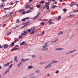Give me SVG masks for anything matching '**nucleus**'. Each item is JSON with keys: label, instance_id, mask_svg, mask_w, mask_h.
Instances as JSON below:
<instances>
[{"label": "nucleus", "instance_id": "4be33fe9", "mask_svg": "<svg viewBox=\"0 0 78 78\" xmlns=\"http://www.w3.org/2000/svg\"><path fill=\"white\" fill-rule=\"evenodd\" d=\"M48 50V48H44L43 49H42V50Z\"/></svg>", "mask_w": 78, "mask_h": 78}, {"label": "nucleus", "instance_id": "58836bf2", "mask_svg": "<svg viewBox=\"0 0 78 78\" xmlns=\"http://www.w3.org/2000/svg\"><path fill=\"white\" fill-rule=\"evenodd\" d=\"M77 12H78V10H76L75 11H74V13Z\"/></svg>", "mask_w": 78, "mask_h": 78}, {"label": "nucleus", "instance_id": "7ed1b4c3", "mask_svg": "<svg viewBox=\"0 0 78 78\" xmlns=\"http://www.w3.org/2000/svg\"><path fill=\"white\" fill-rule=\"evenodd\" d=\"M51 64L52 63H50L46 67H45V69H47V68H48V67H50L51 66Z\"/></svg>", "mask_w": 78, "mask_h": 78}, {"label": "nucleus", "instance_id": "f257e3e1", "mask_svg": "<svg viewBox=\"0 0 78 78\" xmlns=\"http://www.w3.org/2000/svg\"><path fill=\"white\" fill-rule=\"evenodd\" d=\"M46 5H45V7L46 8H47V9H49V5H50V2H45Z\"/></svg>", "mask_w": 78, "mask_h": 78}, {"label": "nucleus", "instance_id": "72a5a7b5", "mask_svg": "<svg viewBox=\"0 0 78 78\" xmlns=\"http://www.w3.org/2000/svg\"><path fill=\"white\" fill-rule=\"evenodd\" d=\"M26 8L27 9V8H29V6H28V5H27L26 7Z\"/></svg>", "mask_w": 78, "mask_h": 78}, {"label": "nucleus", "instance_id": "09e8293b", "mask_svg": "<svg viewBox=\"0 0 78 78\" xmlns=\"http://www.w3.org/2000/svg\"><path fill=\"white\" fill-rule=\"evenodd\" d=\"M39 14H40V13H38L37 15L36 16H37L38 17V16H39Z\"/></svg>", "mask_w": 78, "mask_h": 78}, {"label": "nucleus", "instance_id": "ea45409f", "mask_svg": "<svg viewBox=\"0 0 78 78\" xmlns=\"http://www.w3.org/2000/svg\"><path fill=\"white\" fill-rule=\"evenodd\" d=\"M25 13V11H24L22 12V14H24Z\"/></svg>", "mask_w": 78, "mask_h": 78}, {"label": "nucleus", "instance_id": "69168bd1", "mask_svg": "<svg viewBox=\"0 0 78 78\" xmlns=\"http://www.w3.org/2000/svg\"><path fill=\"white\" fill-rule=\"evenodd\" d=\"M26 27V26H25V25H24L22 27V28H24V27Z\"/></svg>", "mask_w": 78, "mask_h": 78}, {"label": "nucleus", "instance_id": "4c0bfd02", "mask_svg": "<svg viewBox=\"0 0 78 78\" xmlns=\"http://www.w3.org/2000/svg\"><path fill=\"white\" fill-rule=\"evenodd\" d=\"M47 46H48V45L44 46H43V48H46L47 47Z\"/></svg>", "mask_w": 78, "mask_h": 78}, {"label": "nucleus", "instance_id": "bf43d9fd", "mask_svg": "<svg viewBox=\"0 0 78 78\" xmlns=\"http://www.w3.org/2000/svg\"><path fill=\"white\" fill-rule=\"evenodd\" d=\"M41 20H42V19H41V18H40V19H38V20H39V21H41Z\"/></svg>", "mask_w": 78, "mask_h": 78}, {"label": "nucleus", "instance_id": "473e14b6", "mask_svg": "<svg viewBox=\"0 0 78 78\" xmlns=\"http://www.w3.org/2000/svg\"><path fill=\"white\" fill-rule=\"evenodd\" d=\"M58 62V61H53L52 62V64H53V63H56V62Z\"/></svg>", "mask_w": 78, "mask_h": 78}, {"label": "nucleus", "instance_id": "0e129e2a", "mask_svg": "<svg viewBox=\"0 0 78 78\" xmlns=\"http://www.w3.org/2000/svg\"><path fill=\"white\" fill-rule=\"evenodd\" d=\"M10 14H14V13L11 12V13H10Z\"/></svg>", "mask_w": 78, "mask_h": 78}, {"label": "nucleus", "instance_id": "3c124183", "mask_svg": "<svg viewBox=\"0 0 78 78\" xmlns=\"http://www.w3.org/2000/svg\"><path fill=\"white\" fill-rule=\"evenodd\" d=\"M17 47H19V46L16 45L15 46V48H17Z\"/></svg>", "mask_w": 78, "mask_h": 78}, {"label": "nucleus", "instance_id": "e433bc0d", "mask_svg": "<svg viewBox=\"0 0 78 78\" xmlns=\"http://www.w3.org/2000/svg\"><path fill=\"white\" fill-rule=\"evenodd\" d=\"M26 20V18H23L22 19V21H25Z\"/></svg>", "mask_w": 78, "mask_h": 78}, {"label": "nucleus", "instance_id": "5701e85b", "mask_svg": "<svg viewBox=\"0 0 78 78\" xmlns=\"http://www.w3.org/2000/svg\"><path fill=\"white\" fill-rule=\"evenodd\" d=\"M63 11H64V12H67V9H63Z\"/></svg>", "mask_w": 78, "mask_h": 78}, {"label": "nucleus", "instance_id": "a878e982", "mask_svg": "<svg viewBox=\"0 0 78 78\" xmlns=\"http://www.w3.org/2000/svg\"><path fill=\"white\" fill-rule=\"evenodd\" d=\"M13 2H12L9 3L10 5H11V6H12V5H13Z\"/></svg>", "mask_w": 78, "mask_h": 78}, {"label": "nucleus", "instance_id": "4468645a", "mask_svg": "<svg viewBox=\"0 0 78 78\" xmlns=\"http://www.w3.org/2000/svg\"><path fill=\"white\" fill-rule=\"evenodd\" d=\"M26 43V42L25 41H23L22 43H21L20 44V45H23V44H25Z\"/></svg>", "mask_w": 78, "mask_h": 78}, {"label": "nucleus", "instance_id": "c756f323", "mask_svg": "<svg viewBox=\"0 0 78 78\" xmlns=\"http://www.w3.org/2000/svg\"><path fill=\"white\" fill-rule=\"evenodd\" d=\"M21 61H23V62H25V59L24 60V58H23L21 60Z\"/></svg>", "mask_w": 78, "mask_h": 78}, {"label": "nucleus", "instance_id": "2f4dec72", "mask_svg": "<svg viewBox=\"0 0 78 78\" xmlns=\"http://www.w3.org/2000/svg\"><path fill=\"white\" fill-rule=\"evenodd\" d=\"M31 29H28L27 31H28V32H31Z\"/></svg>", "mask_w": 78, "mask_h": 78}, {"label": "nucleus", "instance_id": "9b49d317", "mask_svg": "<svg viewBox=\"0 0 78 78\" xmlns=\"http://www.w3.org/2000/svg\"><path fill=\"white\" fill-rule=\"evenodd\" d=\"M19 49V48H13L12 49L11 51H14V50H18Z\"/></svg>", "mask_w": 78, "mask_h": 78}, {"label": "nucleus", "instance_id": "412c9836", "mask_svg": "<svg viewBox=\"0 0 78 78\" xmlns=\"http://www.w3.org/2000/svg\"><path fill=\"white\" fill-rule=\"evenodd\" d=\"M0 8H3V5L2 3H1V5H0Z\"/></svg>", "mask_w": 78, "mask_h": 78}, {"label": "nucleus", "instance_id": "052dcab7", "mask_svg": "<svg viewBox=\"0 0 78 78\" xmlns=\"http://www.w3.org/2000/svg\"><path fill=\"white\" fill-rule=\"evenodd\" d=\"M22 36H20V37H19L20 39H21V38H22Z\"/></svg>", "mask_w": 78, "mask_h": 78}, {"label": "nucleus", "instance_id": "13d9d810", "mask_svg": "<svg viewBox=\"0 0 78 78\" xmlns=\"http://www.w3.org/2000/svg\"><path fill=\"white\" fill-rule=\"evenodd\" d=\"M76 51V50H75V49H74V50L72 51H73V52H74V51Z\"/></svg>", "mask_w": 78, "mask_h": 78}, {"label": "nucleus", "instance_id": "a18cd8bd", "mask_svg": "<svg viewBox=\"0 0 78 78\" xmlns=\"http://www.w3.org/2000/svg\"><path fill=\"white\" fill-rule=\"evenodd\" d=\"M20 64H21V63H19L18 64V67H20Z\"/></svg>", "mask_w": 78, "mask_h": 78}, {"label": "nucleus", "instance_id": "423d86ee", "mask_svg": "<svg viewBox=\"0 0 78 78\" xmlns=\"http://www.w3.org/2000/svg\"><path fill=\"white\" fill-rule=\"evenodd\" d=\"M76 4V2H75L73 4H70V7H72V6H74V5H75V4Z\"/></svg>", "mask_w": 78, "mask_h": 78}, {"label": "nucleus", "instance_id": "2eb2a0df", "mask_svg": "<svg viewBox=\"0 0 78 78\" xmlns=\"http://www.w3.org/2000/svg\"><path fill=\"white\" fill-rule=\"evenodd\" d=\"M11 8V7H9V8H4L3 9L4 10H7V9H10Z\"/></svg>", "mask_w": 78, "mask_h": 78}, {"label": "nucleus", "instance_id": "8fccbe9b", "mask_svg": "<svg viewBox=\"0 0 78 78\" xmlns=\"http://www.w3.org/2000/svg\"><path fill=\"white\" fill-rule=\"evenodd\" d=\"M56 73L58 74L59 73V71L57 70L56 72H55Z\"/></svg>", "mask_w": 78, "mask_h": 78}, {"label": "nucleus", "instance_id": "a19ab883", "mask_svg": "<svg viewBox=\"0 0 78 78\" xmlns=\"http://www.w3.org/2000/svg\"><path fill=\"white\" fill-rule=\"evenodd\" d=\"M19 22H20L19 20V19L17 20H16V23H18Z\"/></svg>", "mask_w": 78, "mask_h": 78}, {"label": "nucleus", "instance_id": "de8ad7c7", "mask_svg": "<svg viewBox=\"0 0 78 78\" xmlns=\"http://www.w3.org/2000/svg\"><path fill=\"white\" fill-rule=\"evenodd\" d=\"M51 22V20H50L48 21V23H50V22Z\"/></svg>", "mask_w": 78, "mask_h": 78}, {"label": "nucleus", "instance_id": "c03bdc74", "mask_svg": "<svg viewBox=\"0 0 78 78\" xmlns=\"http://www.w3.org/2000/svg\"><path fill=\"white\" fill-rule=\"evenodd\" d=\"M41 33H42V34H44V33H45V31H43Z\"/></svg>", "mask_w": 78, "mask_h": 78}, {"label": "nucleus", "instance_id": "b1692460", "mask_svg": "<svg viewBox=\"0 0 78 78\" xmlns=\"http://www.w3.org/2000/svg\"><path fill=\"white\" fill-rule=\"evenodd\" d=\"M53 23H54V24H55V23H54L53 22H51L49 23V25H51L52 24H53Z\"/></svg>", "mask_w": 78, "mask_h": 78}, {"label": "nucleus", "instance_id": "a211bd4d", "mask_svg": "<svg viewBox=\"0 0 78 78\" xmlns=\"http://www.w3.org/2000/svg\"><path fill=\"white\" fill-rule=\"evenodd\" d=\"M25 10V9H23L22 10H21L19 11V12H22V11H23Z\"/></svg>", "mask_w": 78, "mask_h": 78}, {"label": "nucleus", "instance_id": "f3484780", "mask_svg": "<svg viewBox=\"0 0 78 78\" xmlns=\"http://www.w3.org/2000/svg\"><path fill=\"white\" fill-rule=\"evenodd\" d=\"M33 31H32L30 33L31 34H34V33L36 32V31L35 30H33Z\"/></svg>", "mask_w": 78, "mask_h": 78}, {"label": "nucleus", "instance_id": "20e7f679", "mask_svg": "<svg viewBox=\"0 0 78 78\" xmlns=\"http://www.w3.org/2000/svg\"><path fill=\"white\" fill-rule=\"evenodd\" d=\"M64 49V48H58L55 49V50H62Z\"/></svg>", "mask_w": 78, "mask_h": 78}, {"label": "nucleus", "instance_id": "79ce46f5", "mask_svg": "<svg viewBox=\"0 0 78 78\" xmlns=\"http://www.w3.org/2000/svg\"><path fill=\"white\" fill-rule=\"evenodd\" d=\"M30 12L31 11H30L28 10V11L26 12V13H29V12Z\"/></svg>", "mask_w": 78, "mask_h": 78}, {"label": "nucleus", "instance_id": "aec40b11", "mask_svg": "<svg viewBox=\"0 0 78 78\" xmlns=\"http://www.w3.org/2000/svg\"><path fill=\"white\" fill-rule=\"evenodd\" d=\"M33 67V66H28V69H31V68H32Z\"/></svg>", "mask_w": 78, "mask_h": 78}, {"label": "nucleus", "instance_id": "f03ea898", "mask_svg": "<svg viewBox=\"0 0 78 78\" xmlns=\"http://www.w3.org/2000/svg\"><path fill=\"white\" fill-rule=\"evenodd\" d=\"M26 34H28V32L27 31H25L24 33H21L22 35H23V36H25Z\"/></svg>", "mask_w": 78, "mask_h": 78}, {"label": "nucleus", "instance_id": "bb28decb", "mask_svg": "<svg viewBox=\"0 0 78 78\" xmlns=\"http://www.w3.org/2000/svg\"><path fill=\"white\" fill-rule=\"evenodd\" d=\"M61 16H59L58 17V20H59V19H61Z\"/></svg>", "mask_w": 78, "mask_h": 78}, {"label": "nucleus", "instance_id": "6ab92c4d", "mask_svg": "<svg viewBox=\"0 0 78 78\" xmlns=\"http://www.w3.org/2000/svg\"><path fill=\"white\" fill-rule=\"evenodd\" d=\"M41 25H45V23L43 22H41L40 23Z\"/></svg>", "mask_w": 78, "mask_h": 78}, {"label": "nucleus", "instance_id": "1a4fd4ad", "mask_svg": "<svg viewBox=\"0 0 78 78\" xmlns=\"http://www.w3.org/2000/svg\"><path fill=\"white\" fill-rule=\"evenodd\" d=\"M75 16V15L74 14H73V15H71L69 16L68 17H74Z\"/></svg>", "mask_w": 78, "mask_h": 78}, {"label": "nucleus", "instance_id": "e2e57ef3", "mask_svg": "<svg viewBox=\"0 0 78 78\" xmlns=\"http://www.w3.org/2000/svg\"><path fill=\"white\" fill-rule=\"evenodd\" d=\"M45 45H47V43H46L44 44Z\"/></svg>", "mask_w": 78, "mask_h": 78}, {"label": "nucleus", "instance_id": "39448f33", "mask_svg": "<svg viewBox=\"0 0 78 78\" xmlns=\"http://www.w3.org/2000/svg\"><path fill=\"white\" fill-rule=\"evenodd\" d=\"M30 23V22H27L26 23H24V25H25V26L26 27V26H27V25H28L29 23Z\"/></svg>", "mask_w": 78, "mask_h": 78}, {"label": "nucleus", "instance_id": "f8f14e48", "mask_svg": "<svg viewBox=\"0 0 78 78\" xmlns=\"http://www.w3.org/2000/svg\"><path fill=\"white\" fill-rule=\"evenodd\" d=\"M35 30V27H32L31 28V31H34Z\"/></svg>", "mask_w": 78, "mask_h": 78}, {"label": "nucleus", "instance_id": "603ef678", "mask_svg": "<svg viewBox=\"0 0 78 78\" xmlns=\"http://www.w3.org/2000/svg\"><path fill=\"white\" fill-rule=\"evenodd\" d=\"M26 20H29V18L27 17L26 18Z\"/></svg>", "mask_w": 78, "mask_h": 78}, {"label": "nucleus", "instance_id": "f704fd0d", "mask_svg": "<svg viewBox=\"0 0 78 78\" xmlns=\"http://www.w3.org/2000/svg\"><path fill=\"white\" fill-rule=\"evenodd\" d=\"M58 41V39H57L56 40H55L54 41H53V42L54 43L56 42V41Z\"/></svg>", "mask_w": 78, "mask_h": 78}, {"label": "nucleus", "instance_id": "49530a36", "mask_svg": "<svg viewBox=\"0 0 78 78\" xmlns=\"http://www.w3.org/2000/svg\"><path fill=\"white\" fill-rule=\"evenodd\" d=\"M37 17H38L36 16H35L34 17V19H37Z\"/></svg>", "mask_w": 78, "mask_h": 78}, {"label": "nucleus", "instance_id": "774afa93", "mask_svg": "<svg viewBox=\"0 0 78 78\" xmlns=\"http://www.w3.org/2000/svg\"><path fill=\"white\" fill-rule=\"evenodd\" d=\"M76 6H78V4H76Z\"/></svg>", "mask_w": 78, "mask_h": 78}, {"label": "nucleus", "instance_id": "338daca9", "mask_svg": "<svg viewBox=\"0 0 78 78\" xmlns=\"http://www.w3.org/2000/svg\"><path fill=\"white\" fill-rule=\"evenodd\" d=\"M32 58H34V57H35V55H32Z\"/></svg>", "mask_w": 78, "mask_h": 78}, {"label": "nucleus", "instance_id": "680f3d73", "mask_svg": "<svg viewBox=\"0 0 78 78\" xmlns=\"http://www.w3.org/2000/svg\"><path fill=\"white\" fill-rule=\"evenodd\" d=\"M32 0H29V2H32Z\"/></svg>", "mask_w": 78, "mask_h": 78}, {"label": "nucleus", "instance_id": "dca6fc26", "mask_svg": "<svg viewBox=\"0 0 78 78\" xmlns=\"http://www.w3.org/2000/svg\"><path fill=\"white\" fill-rule=\"evenodd\" d=\"M63 34V32L61 31L60 33H58V35H60V34Z\"/></svg>", "mask_w": 78, "mask_h": 78}, {"label": "nucleus", "instance_id": "5fc2aeb1", "mask_svg": "<svg viewBox=\"0 0 78 78\" xmlns=\"http://www.w3.org/2000/svg\"><path fill=\"white\" fill-rule=\"evenodd\" d=\"M19 41V39H17V40H15V42H17L18 41Z\"/></svg>", "mask_w": 78, "mask_h": 78}, {"label": "nucleus", "instance_id": "0eeeda50", "mask_svg": "<svg viewBox=\"0 0 78 78\" xmlns=\"http://www.w3.org/2000/svg\"><path fill=\"white\" fill-rule=\"evenodd\" d=\"M9 68H8V69L7 70H6L5 71V72L4 74L3 75H5V74H6V73H8V72H9Z\"/></svg>", "mask_w": 78, "mask_h": 78}, {"label": "nucleus", "instance_id": "c9c22d12", "mask_svg": "<svg viewBox=\"0 0 78 78\" xmlns=\"http://www.w3.org/2000/svg\"><path fill=\"white\" fill-rule=\"evenodd\" d=\"M12 64H11L9 66V68H11V67H12Z\"/></svg>", "mask_w": 78, "mask_h": 78}, {"label": "nucleus", "instance_id": "9d476101", "mask_svg": "<svg viewBox=\"0 0 78 78\" xmlns=\"http://www.w3.org/2000/svg\"><path fill=\"white\" fill-rule=\"evenodd\" d=\"M10 64V63L9 62L7 64H5L4 65V66H5V67H6L7 66H9Z\"/></svg>", "mask_w": 78, "mask_h": 78}, {"label": "nucleus", "instance_id": "6e6552de", "mask_svg": "<svg viewBox=\"0 0 78 78\" xmlns=\"http://www.w3.org/2000/svg\"><path fill=\"white\" fill-rule=\"evenodd\" d=\"M8 47V45L7 44L4 45V48H7Z\"/></svg>", "mask_w": 78, "mask_h": 78}, {"label": "nucleus", "instance_id": "393cba45", "mask_svg": "<svg viewBox=\"0 0 78 78\" xmlns=\"http://www.w3.org/2000/svg\"><path fill=\"white\" fill-rule=\"evenodd\" d=\"M37 7L38 8H40L41 7V5H38L37 6Z\"/></svg>", "mask_w": 78, "mask_h": 78}, {"label": "nucleus", "instance_id": "864d4df0", "mask_svg": "<svg viewBox=\"0 0 78 78\" xmlns=\"http://www.w3.org/2000/svg\"><path fill=\"white\" fill-rule=\"evenodd\" d=\"M36 72H37V73H39V72H40V71L39 70H36Z\"/></svg>", "mask_w": 78, "mask_h": 78}, {"label": "nucleus", "instance_id": "37998d69", "mask_svg": "<svg viewBox=\"0 0 78 78\" xmlns=\"http://www.w3.org/2000/svg\"><path fill=\"white\" fill-rule=\"evenodd\" d=\"M28 60H29L28 58H26V59H25V62L26 61H28Z\"/></svg>", "mask_w": 78, "mask_h": 78}, {"label": "nucleus", "instance_id": "7c9ffc66", "mask_svg": "<svg viewBox=\"0 0 78 78\" xmlns=\"http://www.w3.org/2000/svg\"><path fill=\"white\" fill-rule=\"evenodd\" d=\"M11 32L8 33L7 34V36H9V34H11Z\"/></svg>", "mask_w": 78, "mask_h": 78}, {"label": "nucleus", "instance_id": "cd10ccee", "mask_svg": "<svg viewBox=\"0 0 78 78\" xmlns=\"http://www.w3.org/2000/svg\"><path fill=\"white\" fill-rule=\"evenodd\" d=\"M40 3H45V1H42L40 2Z\"/></svg>", "mask_w": 78, "mask_h": 78}, {"label": "nucleus", "instance_id": "4d7b16f0", "mask_svg": "<svg viewBox=\"0 0 78 78\" xmlns=\"http://www.w3.org/2000/svg\"><path fill=\"white\" fill-rule=\"evenodd\" d=\"M73 53L72 51H70V52H69V53Z\"/></svg>", "mask_w": 78, "mask_h": 78}, {"label": "nucleus", "instance_id": "6e6d98bb", "mask_svg": "<svg viewBox=\"0 0 78 78\" xmlns=\"http://www.w3.org/2000/svg\"><path fill=\"white\" fill-rule=\"evenodd\" d=\"M12 44V46H14V43H12L11 44Z\"/></svg>", "mask_w": 78, "mask_h": 78}, {"label": "nucleus", "instance_id": "ddd939ff", "mask_svg": "<svg viewBox=\"0 0 78 78\" xmlns=\"http://www.w3.org/2000/svg\"><path fill=\"white\" fill-rule=\"evenodd\" d=\"M14 61H15L16 62H17L18 60H17V56H16L15 58H14Z\"/></svg>", "mask_w": 78, "mask_h": 78}, {"label": "nucleus", "instance_id": "c85d7f7f", "mask_svg": "<svg viewBox=\"0 0 78 78\" xmlns=\"http://www.w3.org/2000/svg\"><path fill=\"white\" fill-rule=\"evenodd\" d=\"M56 7H57V6H56L54 5V6H52V8H56Z\"/></svg>", "mask_w": 78, "mask_h": 78}]
</instances>
